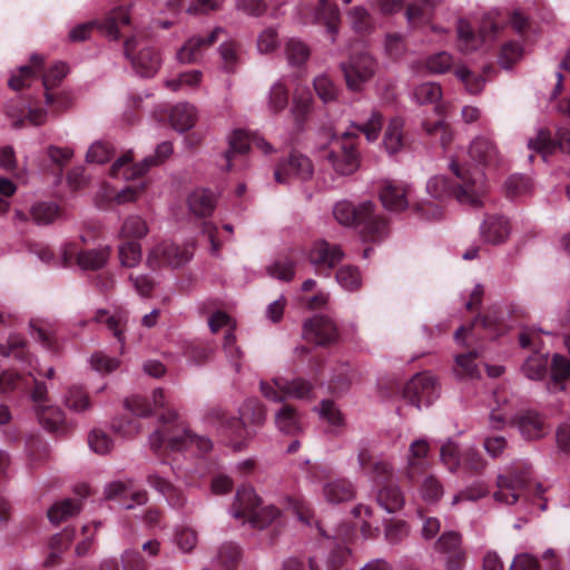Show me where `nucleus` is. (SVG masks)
Wrapping results in <instances>:
<instances>
[{"label": "nucleus", "mask_w": 570, "mask_h": 570, "mask_svg": "<svg viewBox=\"0 0 570 570\" xmlns=\"http://www.w3.org/2000/svg\"><path fill=\"white\" fill-rule=\"evenodd\" d=\"M373 208L372 202H364L355 207L351 202L342 200L334 206L333 215L341 225L352 226L354 223L361 224L364 215L371 214Z\"/></svg>", "instance_id": "nucleus-34"}, {"label": "nucleus", "mask_w": 570, "mask_h": 570, "mask_svg": "<svg viewBox=\"0 0 570 570\" xmlns=\"http://www.w3.org/2000/svg\"><path fill=\"white\" fill-rule=\"evenodd\" d=\"M303 337L315 345H330L338 340L337 326L330 317L315 315L304 323Z\"/></svg>", "instance_id": "nucleus-20"}, {"label": "nucleus", "mask_w": 570, "mask_h": 570, "mask_svg": "<svg viewBox=\"0 0 570 570\" xmlns=\"http://www.w3.org/2000/svg\"><path fill=\"white\" fill-rule=\"evenodd\" d=\"M62 265L70 264L73 257L77 258V264L81 269L96 271L102 268L111 254L110 246H100L98 248L79 250L76 242H66L61 248Z\"/></svg>", "instance_id": "nucleus-16"}, {"label": "nucleus", "mask_w": 570, "mask_h": 570, "mask_svg": "<svg viewBox=\"0 0 570 570\" xmlns=\"http://www.w3.org/2000/svg\"><path fill=\"white\" fill-rule=\"evenodd\" d=\"M453 65V56L448 51L435 52L425 59V68L432 75L445 73Z\"/></svg>", "instance_id": "nucleus-64"}, {"label": "nucleus", "mask_w": 570, "mask_h": 570, "mask_svg": "<svg viewBox=\"0 0 570 570\" xmlns=\"http://www.w3.org/2000/svg\"><path fill=\"white\" fill-rule=\"evenodd\" d=\"M149 233V227L141 216L129 215L121 224L118 236L124 239H140Z\"/></svg>", "instance_id": "nucleus-45"}, {"label": "nucleus", "mask_w": 570, "mask_h": 570, "mask_svg": "<svg viewBox=\"0 0 570 570\" xmlns=\"http://www.w3.org/2000/svg\"><path fill=\"white\" fill-rule=\"evenodd\" d=\"M250 144L256 146L264 154H269L273 151L272 145L268 141H266L264 138L254 137L250 140L249 136L246 131H244L242 129H236L228 137L229 148L225 153L226 170L232 169V160H233L234 155L235 154H245L249 149Z\"/></svg>", "instance_id": "nucleus-27"}, {"label": "nucleus", "mask_w": 570, "mask_h": 570, "mask_svg": "<svg viewBox=\"0 0 570 570\" xmlns=\"http://www.w3.org/2000/svg\"><path fill=\"white\" fill-rule=\"evenodd\" d=\"M312 110V96L307 89H296L293 106H292V115L295 118L297 124H302L306 117L309 115Z\"/></svg>", "instance_id": "nucleus-62"}, {"label": "nucleus", "mask_w": 570, "mask_h": 570, "mask_svg": "<svg viewBox=\"0 0 570 570\" xmlns=\"http://www.w3.org/2000/svg\"><path fill=\"white\" fill-rule=\"evenodd\" d=\"M517 470L515 468L510 475L498 476V489L493 494L494 500L510 505L514 504L523 493L542 499L546 488L541 483L531 481L530 469L521 468L520 471Z\"/></svg>", "instance_id": "nucleus-6"}, {"label": "nucleus", "mask_w": 570, "mask_h": 570, "mask_svg": "<svg viewBox=\"0 0 570 570\" xmlns=\"http://www.w3.org/2000/svg\"><path fill=\"white\" fill-rule=\"evenodd\" d=\"M556 137L557 139H553L548 129L540 128L535 137L528 140V148L532 151L540 153L544 161L548 155L552 154L557 147L570 154V130L558 128Z\"/></svg>", "instance_id": "nucleus-23"}, {"label": "nucleus", "mask_w": 570, "mask_h": 570, "mask_svg": "<svg viewBox=\"0 0 570 570\" xmlns=\"http://www.w3.org/2000/svg\"><path fill=\"white\" fill-rule=\"evenodd\" d=\"M356 135L344 132L334 136L325 151V159L338 176H350L361 166V154L355 144Z\"/></svg>", "instance_id": "nucleus-5"}, {"label": "nucleus", "mask_w": 570, "mask_h": 570, "mask_svg": "<svg viewBox=\"0 0 570 570\" xmlns=\"http://www.w3.org/2000/svg\"><path fill=\"white\" fill-rule=\"evenodd\" d=\"M124 53L141 77H153L160 67L159 55L147 45L141 33H135L124 42Z\"/></svg>", "instance_id": "nucleus-11"}, {"label": "nucleus", "mask_w": 570, "mask_h": 570, "mask_svg": "<svg viewBox=\"0 0 570 570\" xmlns=\"http://www.w3.org/2000/svg\"><path fill=\"white\" fill-rule=\"evenodd\" d=\"M160 428L149 435V444L154 452L164 448L181 451L190 446L191 432L175 410H167L159 417Z\"/></svg>", "instance_id": "nucleus-4"}, {"label": "nucleus", "mask_w": 570, "mask_h": 570, "mask_svg": "<svg viewBox=\"0 0 570 570\" xmlns=\"http://www.w3.org/2000/svg\"><path fill=\"white\" fill-rule=\"evenodd\" d=\"M161 471L150 473L147 478L148 484L159 492L174 508H181L186 503V498L181 490L173 485L161 473L166 469L165 462L160 463Z\"/></svg>", "instance_id": "nucleus-32"}, {"label": "nucleus", "mask_w": 570, "mask_h": 570, "mask_svg": "<svg viewBox=\"0 0 570 570\" xmlns=\"http://www.w3.org/2000/svg\"><path fill=\"white\" fill-rule=\"evenodd\" d=\"M95 320L99 323H105L107 328L112 332L114 336L120 343V352H124L125 348V336L124 328L127 323V316L122 312L115 313L109 315V313L105 309H100L97 312Z\"/></svg>", "instance_id": "nucleus-44"}, {"label": "nucleus", "mask_w": 570, "mask_h": 570, "mask_svg": "<svg viewBox=\"0 0 570 570\" xmlns=\"http://www.w3.org/2000/svg\"><path fill=\"white\" fill-rule=\"evenodd\" d=\"M403 120L393 118L390 120L384 135L382 146L389 155H395L403 148Z\"/></svg>", "instance_id": "nucleus-42"}, {"label": "nucleus", "mask_w": 570, "mask_h": 570, "mask_svg": "<svg viewBox=\"0 0 570 570\" xmlns=\"http://www.w3.org/2000/svg\"><path fill=\"white\" fill-rule=\"evenodd\" d=\"M451 171L459 179L455 188L449 184L444 176H434L426 183V191L438 200H443L453 195L460 204L474 208L483 206L485 196L484 177L481 170L473 174L465 168H461L458 160H451L449 164Z\"/></svg>", "instance_id": "nucleus-1"}, {"label": "nucleus", "mask_w": 570, "mask_h": 570, "mask_svg": "<svg viewBox=\"0 0 570 570\" xmlns=\"http://www.w3.org/2000/svg\"><path fill=\"white\" fill-rule=\"evenodd\" d=\"M63 403L69 410L77 413L85 412L90 409L88 394L82 387L76 385L68 389L63 397Z\"/></svg>", "instance_id": "nucleus-57"}, {"label": "nucleus", "mask_w": 570, "mask_h": 570, "mask_svg": "<svg viewBox=\"0 0 570 570\" xmlns=\"http://www.w3.org/2000/svg\"><path fill=\"white\" fill-rule=\"evenodd\" d=\"M80 511V504L77 500L73 499H65L59 502H56L48 510V518L52 523H60L65 521L67 518L77 514Z\"/></svg>", "instance_id": "nucleus-55"}, {"label": "nucleus", "mask_w": 570, "mask_h": 570, "mask_svg": "<svg viewBox=\"0 0 570 570\" xmlns=\"http://www.w3.org/2000/svg\"><path fill=\"white\" fill-rule=\"evenodd\" d=\"M285 53L292 66H301L307 61L311 50L304 41L292 38L286 42Z\"/></svg>", "instance_id": "nucleus-59"}, {"label": "nucleus", "mask_w": 570, "mask_h": 570, "mask_svg": "<svg viewBox=\"0 0 570 570\" xmlns=\"http://www.w3.org/2000/svg\"><path fill=\"white\" fill-rule=\"evenodd\" d=\"M191 257L193 252L189 246H180L165 240L149 250L146 263L153 269L159 268L161 265L176 268L188 263Z\"/></svg>", "instance_id": "nucleus-17"}, {"label": "nucleus", "mask_w": 570, "mask_h": 570, "mask_svg": "<svg viewBox=\"0 0 570 570\" xmlns=\"http://www.w3.org/2000/svg\"><path fill=\"white\" fill-rule=\"evenodd\" d=\"M118 257L122 267H137L142 257L141 245L135 240H125L118 246Z\"/></svg>", "instance_id": "nucleus-49"}, {"label": "nucleus", "mask_w": 570, "mask_h": 570, "mask_svg": "<svg viewBox=\"0 0 570 570\" xmlns=\"http://www.w3.org/2000/svg\"><path fill=\"white\" fill-rule=\"evenodd\" d=\"M371 479L379 488L376 501L382 509L393 513L403 508L405 499L401 489L393 480V468L389 462L383 460L374 462L371 470Z\"/></svg>", "instance_id": "nucleus-7"}, {"label": "nucleus", "mask_w": 570, "mask_h": 570, "mask_svg": "<svg viewBox=\"0 0 570 570\" xmlns=\"http://www.w3.org/2000/svg\"><path fill=\"white\" fill-rule=\"evenodd\" d=\"M275 425L284 434L294 435L302 431V421L298 412L292 405H283L275 413Z\"/></svg>", "instance_id": "nucleus-39"}, {"label": "nucleus", "mask_w": 570, "mask_h": 570, "mask_svg": "<svg viewBox=\"0 0 570 570\" xmlns=\"http://www.w3.org/2000/svg\"><path fill=\"white\" fill-rule=\"evenodd\" d=\"M266 271L276 279L289 282L295 276V263L288 257H278L266 267Z\"/></svg>", "instance_id": "nucleus-60"}, {"label": "nucleus", "mask_w": 570, "mask_h": 570, "mask_svg": "<svg viewBox=\"0 0 570 570\" xmlns=\"http://www.w3.org/2000/svg\"><path fill=\"white\" fill-rule=\"evenodd\" d=\"M322 497L330 504H340L355 498V488L346 479H334L324 482Z\"/></svg>", "instance_id": "nucleus-36"}, {"label": "nucleus", "mask_w": 570, "mask_h": 570, "mask_svg": "<svg viewBox=\"0 0 570 570\" xmlns=\"http://www.w3.org/2000/svg\"><path fill=\"white\" fill-rule=\"evenodd\" d=\"M203 79V73L199 70H189L179 73L176 78L166 80L165 85L171 91H179L181 89H195Z\"/></svg>", "instance_id": "nucleus-56"}, {"label": "nucleus", "mask_w": 570, "mask_h": 570, "mask_svg": "<svg viewBox=\"0 0 570 570\" xmlns=\"http://www.w3.org/2000/svg\"><path fill=\"white\" fill-rule=\"evenodd\" d=\"M337 284L346 292L358 291L362 286V275L357 267L344 265L335 274Z\"/></svg>", "instance_id": "nucleus-52"}, {"label": "nucleus", "mask_w": 570, "mask_h": 570, "mask_svg": "<svg viewBox=\"0 0 570 570\" xmlns=\"http://www.w3.org/2000/svg\"><path fill=\"white\" fill-rule=\"evenodd\" d=\"M38 416L40 424L50 432H58L65 426V414L58 406H43Z\"/></svg>", "instance_id": "nucleus-54"}, {"label": "nucleus", "mask_w": 570, "mask_h": 570, "mask_svg": "<svg viewBox=\"0 0 570 570\" xmlns=\"http://www.w3.org/2000/svg\"><path fill=\"white\" fill-rule=\"evenodd\" d=\"M548 370V355L534 353L522 366L524 375L530 380H541Z\"/></svg>", "instance_id": "nucleus-61"}, {"label": "nucleus", "mask_w": 570, "mask_h": 570, "mask_svg": "<svg viewBox=\"0 0 570 570\" xmlns=\"http://www.w3.org/2000/svg\"><path fill=\"white\" fill-rule=\"evenodd\" d=\"M441 461L451 473H479L485 466L482 455L472 446L460 449L452 441L441 446Z\"/></svg>", "instance_id": "nucleus-13"}, {"label": "nucleus", "mask_w": 570, "mask_h": 570, "mask_svg": "<svg viewBox=\"0 0 570 570\" xmlns=\"http://www.w3.org/2000/svg\"><path fill=\"white\" fill-rule=\"evenodd\" d=\"M342 70L347 87L351 90L358 91L374 76L376 63L368 53L362 52L352 56L347 62L342 63Z\"/></svg>", "instance_id": "nucleus-18"}, {"label": "nucleus", "mask_w": 570, "mask_h": 570, "mask_svg": "<svg viewBox=\"0 0 570 570\" xmlns=\"http://www.w3.org/2000/svg\"><path fill=\"white\" fill-rule=\"evenodd\" d=\"M189 210L198 217H205L214 212L215 195L207 189H196L187 198Z\"/></svg>", "instance_id": "nucleus-40"}, {"label": "nucleus", "mask_w": 570, "mask_h": 570, "mask_svg": "<svg viewBox=\"0 0 570 570\" xmlns=\"http://www.w3.org/2000/svg\"><path fill=\"white\" fill-rule=\"evenodd\" d=\"M0 354L18 360L21 363V371L30 376H32L35 372L46 376L47 379H52L55 375V368L51 366L43 372L36 368L32 358L26 350L24 340L18 334H11L8 338L7 345L0 344Z\"/></svg>", "instance_id": "nucleus-24"}, {"label": "nucleus", "mask_w": 570, "mask_h": 570, "mask_svg": "<svg viewBox=\"0 0 570 570\" xmlns=\"http://www.w3.org/2000/svg\"><path fill=\"white\" fill-rule=\"evenodd\" d=\"M570 377V360L556 354L552 358V382L548 385L549 391H556L557 387L564 390L562 380Z\"/></svg>", "instance_id": "nucleus-58"}, {"label": "nucleus", "mask_w": 570, "mask_h": 570, "mask_svg": "<svg viewBox=\"0 0 570 570\" xmlns=\"http://www.w3.org/2000/svg\"><path fill=\"white\" fill-rule=\"evenodd\" d=\"M435 8L434 0H415L406 9L407 23L415 28L430 21Z\"/></svg>", "instance_id": "nucleus-43"}, {"label": "nucleus", "mask_w": 570, "mask_h": 570, "mask_svg": "<svg viewBox=\"0 0 570 570\" xmlns=\"http://www.w3.org/2000/svg\"><path fill=\"white\" fill-rule=\"evenodd\" d=\"M126 407L136 416L146 417L153 415L157 410L163 413L173 410L168 406L163 389H155L150 396L134 395L125 401Z\"/></svg>", "instance_id": "nucleus-26"}, {"label": "nucleus", "mask_w": 570, "mask_h": 570, "mask_svg": "<svg viewBox=\"0 0 570 570\" xmlns=\"http://www.w3.org/2000/svg\"><path fill=\"white\" fill-rule=\"evenodd\" d=\"M30 215L38 225H48L58 217L59 208L56 203L41 202L31 207Z\"/></svg>", "instance_id": "nucleus-63"}, {"label": "nucleus", "mask_w": 570, "mask_h": 570, "mask_svg": "<svg viewBox=\"0 0 570 570\" xmlns=\"http://www.w3.org/2000/svg\"><path fill=\"white\" fill-rule=\"evenodd\" d=\"M411 98L419 105L436 104L442 98V88L434 81L422 82L413 88Z\"/></svg>", "instance_id": "nucleus-47"}, {"label": "nucleus", "mask_w": 570, "mask_h": 570, "mask_svg": "<svg viewBox=\"0 0 570 570\" xmlns=\"http://www.w3.org/2000/svg\"><path fill=\"white\" fill-rule=\"evenodd\" d=\"M30 66L20 67L17 72L12 73L9 79V87L13 90H20L37 78V75L42 70L43 58L39 55L30 57Z\"/></svg>", "instance_id": "nucleus-38"}, {"label": "nucleus", "mask_w": 570, "mask_h": 570, "mask_svg": "<svg viewBox=\"0 0 570 570\" xmlns=\"http://www.w3.org/2000/svg\"><path fill=\"white\" fill-rule=\"evenodd\" d=\"M511 424L517 426L521 435L527 440H535L543 436L548 426L543 417L535 411H524L518 414Z\"/></svg>", "instance_id": "nucleus-31"}, {"label": "nucleus", "mask_w": 570, "mask_h": 570, "mask_svg": "<svg viewBox=\"0 0 570 570\" xmlns=\"http://www.w3.org/2000/svg\"><path fill=\"white\" fill-rule=\"evenodd\" d=\"M429 452L430 444L425 439H419L411 443L407 454L406 469V475L411 481H413L429 466Z\"/></svg>", "instance_id": "nucleus-35"}, {"label": "nucleus", "mask_w": 570, "mask_h": 570, "mask_svg": "<svg viewBox=\"0 0 570 570\" xmlns=\"http://www.w3.org/2000/svg\"><path fill=\"white\" fill-rule=\"evenodd\" d=\"M440 394V387L434 375L429 372L414 375L404 386V399L419 410L430 406Z\"/></svg>", "instance_id": "nucleus-15"}, {"label": "nucleus", "mask_w": 570, "mask_h": 570, "mask_svg": "<svg viewBox=\"0 0 570 570\" xmlns=\"http://www.w3.org/2000/svg\"><path fill=\"white\" fill-rule=\"evenodd\" d=\"M224 30L219 27L212 30L205 36H193L188 38L185 43L178 49L176 58L180 63H197L202 60L206 51L212 47L218 39V36Z\"/></svg>", "instance_id": "nucleus-22"}, {"label": "nucleus", "mask_w": 570, "mask_h": 570, "mask_svg": "<svg viewBox=\"0 0 570 570\" xmlns=\"http://www.w3.org/2000/svg\"><path fill=\"white\" fill-rule=\"evenodd\" d=\"M315 21L326 27L332 42L335 41V35L338 31L340 10L337 6L330 4L327 0H320V6L315 14Z\"/></svg>", "instance_id": "nucleus-41"}, {"label": "nucleus", "mask_w": 570, "mask_h": 570, "mask_svg": "<svg viewBox=\"0 0 570 570\" xmlns=\"http://www.w3.org/2000/svg\"><path fill=\"white\" fill-rule=\"evenodd\" d=\"M198 119L197 108L189 102H179L175 105L169 114L171 127L178 132H185L191 129Z\"/></svg>", "instance_id": "nucleus-37"}, {"label": "nucleus", "mask_w": 570, "mask_h": 570, "mask_svg": "<svg viewBox=\"0 0 570 570\" xmlns=\"http://www.w3.org/2000/svg\"><path fill=\"white\" fill-rule=\"evenodd\" d=\"M507 197L514 199L532 194L533 184L530 178L524 175H511L504 184Z\"/></svg>", "instance_id": "nucleus-53"}, {"label": "nucleus", "mask_w": 570, "mask_h": 570, "mask_svg": "<svg viewBox=\"0 0 570 570\" xmlns=\"http://www.w3.org/2000/svg\"><path fill=\"white\" fill-rule=\"evenodd\" d=\"M259 390L272 402L282 403L287 399L308 401L313 399V385L303 377L293 380L277 376L272 381H262Z\"/></svg>", "instance_id": "nucleus-8"}, {"label": "nucleus", "mask_w": 570, "mask_h": 570, "mask_svg": "<svg viewBox=\"0 0 570 570\" xmlns=\"http://www.w3.org/2000/svg\"><path fill=\"white\" fill-rule=\"evenodd\" d=\"M468 155L470 163L460 164L461 168H465L473 174L481 170L484 174V168L497 167L502 161V155L497 144L488 136H476L470 144ZM485 178V175H483ZM487 187V185L484 184Z\"/></svg>", "instance_id": "nucleus-14"}, {"label": "nucleus", "mask_w": 570, "mask_h": 570, "mask_svg": "<svg viewBox=\"0 0 570 570\" xmlns=\"http://www.w3.org/2000/svg\"><path fill=\"white\" fill-rule=\"evenodd\" d=\"M434 549L444 558L446 570H461L465 563V551L459 532L448 531L435 541Z\"/></svg>", "instance_id": "nucleus-21"}, {"label": "nucleus", "mask_w": 570, "mask_h": 570, "mask_svg": "<svg viewBox=\"0 0 570 570\" xmlns=\"http://www.w3.org/2000/svg\"><path fill=\"white\" fill-rule=\"evenodd\" d=\"M344 257L342 248L336 244H331L325 239L315 240L307 253L309 264L315 268L316 273L325 271L328 275Z\"/></svg>", "instance_id": "nucleus-19"}, {"label": "nucleus", "mask_w": 570, "mask_h": 570, "mask_svg": "<svg viewBox=\"0 0 570 570\" xmlns=\"http://www.w3.org/2000/svg\"><path fill=\"white\" fill-rule=\"evenodd\" d=\"M499 16L500 11L497 9L485 13L481 27V37L474 35L466 20L460 19L456 26L459 50L463 53L473 52L481 47L483 40L494 37L503 27V19H499Z\"/></svg>", "instance_id": "nucleus-9"}, {"label": "nucleus", "mask_w": 570, "mask_h": 570, "mask_svg": "<svg viewBox=\"0 0 570 570\" xmlns=\"http://www.w3.org/2000/svg\"><path fill=\"white\" fill-rule=\"evenodd\" d=\"M288 105V90L282 80L275 81L267 96V109L276 115L285 110Z\"/></svg>", "instance_id": "nucleus-51"}, {"label": "nucleus", "mask_w": 570, "mask_h": 570, "mask_svg": "<svg viewBox=\"0 0 570 570\" xmlns=\"http://www.w3.org/2000/svg\"><path fill=\"white\" fill-rule=\"evenodd\" d=\"M454 75L463 83L465 90L471 95H478L484 88V78L480 73L469 69L466 66H456Z\"/></svg>", "instance_id": "nucleus-50"}, {"label": "nucleus", "mask_w": 570, "mask_h": 570, "mask_svg": "<svg viewBox=\"0 0 570 570\" xmlns=\"http://www.w3.org/2000/svg\"><path fill=\"white\" fill-rule=\"evenodd\" d=\"M410 188L393 180H384L380 190V199L390 212H401L409 206Z\"/></svg>", "instance_id": "nucleus-29"}, {"label": "nucleus", "mask_w": 570, "mask_h": 570, "mask_svg": "<svg viewBox=\"0 0 570 570\" xmlns=\"http://www.w3.org/2000/svg\"><path fill=\"white\" fill-rule=\"evenodd\" d=\"M173 153V146L164 141L156 147L155 155L146 157L141 163L134 164L131 151L124 154L111 166L110 174L115 178L134 180L142 176L151 166L164 161Z\"/></svg>", "instance_id": "nucleus-10"}, {"label": "nucleus", "mask_w": 570, "mask_h": 570, "mask_svg": "<svg viewBox=\"0 0 570 570\" xmlns=\"http://www.w3.org/2000/svg\"><path fill=\"white\" fill-rule=\"evenodd\" d=\"M479 353L471 351L455 356V373L462 379H476L480 376V370L476 363Z\"/></svg>", "instance_id": "nucleus-48"}, {"label": "nucleus", "mask_w": 570, "mask_h": 570, "mask_svg": "<svg viewBox=\"0 0 570 570\" xmlns=\"http://www.w3.org/2000/svg\"><path fill=\"white\" fill-rule=\"evenodd\" d=\"M511 234L510 222L501 215H489L480 225V237L485 244L500 245Z\"/></svg>", "instance_id": "nucleus-28"}, {"label": "nucleus", "mask_w": 570, "mask_h": 570, "mask_svg": "<svg viewBox=\"0 0 570 570\" xmlns=\"http://www.w3.org/2000/svg\"><path fill=\"white\" fill-rule=\"evenodd\" d=\"M129 9L118 7L110 11L104 22L89 21L73 27L69 31L71 41H85L89 38L94 28H99L101 32L111 40H118L121 35V28L129 26Z\"/></svg>", "instance_id": "nucleus-12"}, {"label": "nucleus", "mask_w": 570, "mask_h": 570, "mask_svg": "<svg viewBox=\"0 0 570 570\" xmlns=\"http://www.w3.org/2000/svg\"><path fill=\"white\" fill-rule=\"evenodd\" d=\"M364 237L370 240H379L387 233V223L383 217L374 214V208L371 214L364 215L361 224Z\"/></svg>", "instance_id": "nucleus-46"}, {"label": "nucleus", "mask_w": 570, "mask_h": 570, "mask_svg": "<svg viewBox=\"0 0 570 570\" xmlns=\"http://www.w3.org/2000/svg\"><path fill=\"white\" fill-rule=\"evenodd\" d=\"M105 498L108 500H118L124 509H132L147 501L146 492L132 491L126 483L115 481L105 487Z\"/></svg>", "instance_id": "nucleus-30"}, {"label": "nucleus", "mask_w": 570, "mask_h": 570, "mask_svg": "<svg viewBox=\"0 0 570 570\" xmlns=\"http://www.w3.org/2000/svg\"><path fill=\"white\" fill-rule=\"evenodd\" d=\"M312 174L313 166L311 160L299 153H292L286 160L277 166L274 177L277 183L285 184L289 177L306 180Z\"/></svg>", "instance_id": "nucleus-25"}, {"label": "nucleus", "mask_w": 570, "mask_h": 570, "mask_svg": "<svg viewBox=\"0 0 570 570\" xmlns=\"http://www.w3.org/2000/svg\"><path fill=\"white\" fill-rule=\"evenodd\" d=\"M261 499L250 487H242L237 490L230 514L235 519H244L249 522V518L257 511Z\"/></svg>", "instance_id": "nucleus-33"}, {"label": "nucleus", "mask_w": 570, "mask_h": 570, "mask_svg": "<svg viewBox=\"0 0 570 570\" xmlns=\"http://www.w3.org/2000/svg\"><path fill=\"white\" fill-rule=\"evenodd\" d=\"M45 105L43 109L41 104L30 100L21 108H16L13 105L8 106V115L13 120L16 127L30 124L32 126H40L47 121L48 115H58L67 110L71 104V96L67 91H55L53 89H45Z\"/></svg>", "instance_id": "nucleus-3"}, {"label": "nucleus", "mask_w": 570, "mask_h": 570, "mask_svg": "<svg viewBox=\"0 0 570 570\" xmlns=\"http://www.w3.org/2000/svg\"><path fill=\"white\" fill-rule=\"evenodd\" d=\"M239 415L227 416L219 410L213 412V419L217 422L220 433L228 439L227 444L234 451L244 450L255 435V431L247 428L246 422L262 425L266 420V410L259 401L247 400L240 407Z\"/></svg>", "instance_id": "nucleus-2"}]
</instances>
